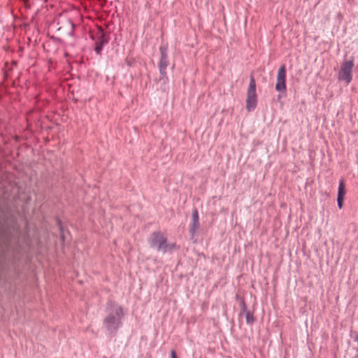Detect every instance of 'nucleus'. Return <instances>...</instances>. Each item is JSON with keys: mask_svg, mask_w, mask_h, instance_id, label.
<instances>
[{"mask_svg": "<svg viewBox=\"0 0 358 358\" xmlns=\"http://www.w3.org/2000/svg\"><path fill=\"white\" fill-rule=\"evenodd\" d=\"M106 317L103 320V326L110 335L115 336L122 326L124 311L122 306L113 300L107 301Z\"/></svg>", "mask_w": 358, "mask_h": 358, "instance_id": "obj_1", "label": "nucleus"}, {"mask_svg": "<svg viewBox=\"0 0 358 358\" xmlns=\"http://www.w3.org/2000/svg\"><path fill=\"white\" fill-rule=\"evenodd\" d=\"M148 242L150 247L156 248L158 251L162 250L164 252L176 248V243L167 244V238L161 231L152 232Z\"/></svg>", "mask_w": 358, "mask_h": 358, "instance_id": "obj_2", "label": "nucleus"}, {"mask_svg": "<svg viewBox=\"0 0 358 358\" xmlns=\"http://www.w3.org/2000/svg\"><path fill=\"white\" fill-rule=\"evenodd\" d=\"M257 103V96L256 93V83L255 78L252 76L250 78V83L247 90L246 109L248 112L254 110Z\"/></svg>", "mask_w": 358, "mask_h": 358, "instance_id": "obj_3", "label": "nucleus"}, {"mask_svg": "<svg viewBox=\"0 0 358 358\" xmlns=\"http://www.w3.org/2000/svg\"><path fill=\"white\" fill-rule=\"evenodd\" d=\"M167 46L163 45L159 48L160 51V60L158 64V68L160 73V79L163 80L164 83L168 81V77L166 74V68L169 64L168 54H167Z\"/></svg>", "mask_w": 358, "mask_h": 358, "instance_id": "obj_4", "label": "nucleus"}, {"mask_svg": "<svg viewBox=\"0 0 358 358\" xmlns=\"http://www.w3.org/2000/svg\"><path fill=\"white\" fill-rule=\"evenodd\" d=\"M354 66L353 59L348 61L343 62L341 65V69L338 73V80L340 81H345L346 85H348L352 80V69Z\"/></svg>", "mask_w": 358, "mask_h": 358, "instance_id": "obj_5", "label": "nucleus"}, {"mask_svg": "<svg viewBox=\"0 0 358 358\" xmlns=\"http://www.w3.org/2000/svg\"><path fill=\"white\" fill-rule=\"evenodd\" d=\"M275 90L280 92L286 91V67L284 64L278 69Z\"/></svg>", "mask_w": 358, "mask_h": 358, "instance_id": "obj_6", "label": "nucleus"}, {"mask_svg": "<svg viewBox=\"0 0 358 358\" xmlns=\"http://www.w3.org/2000/svg\"><path fill=\"white\" fill-rule=\"evenodd\" d=\"M199 213L197 209L194 208L192 212V224L190 227L189 232L192 235V236H194L197 230L199 228Z\"/></svg>", "mask_w": 358, "mask_h": 358, "instance_id": "obj_7", "label": "nucleus"}, {"mask_svg": "<svg viewBox=\"0 0 358 358\" xmlns=\"http://www.w3.org/2000/svg\"><path fill=\"white\" fill-rule=\"evenodd\" d=\"M107 42L108 41L106 39L104 34L101 32L95 44L94 50L96 54L100 55L101 53L103 46L107 43Z\"/></svg>", "mask_w": 358, "mask_h": 358, "instance_id": "obj_8", "label": "nucleus"}, {"mask_svg": "<svg viewBox=\"0 0 358 358\" xmlns=\"http://www.w3.org/2000/svg\"><path fill=\"white\" fill-rule=\"evenodd\" d=\"M242 310L245 313L247 323L249 324H252L255 321L254 315L252 312L247 310L246 305L244 302H243Z\"/></svg>", "mask_w": 358, "mask_h": 358, "instance_id": "obj_9", "label": "nucleus"}, {"mask_svg": "<svg viewBox=\"0 0 358 358\" xmlns=\"http://www.w3.org/2000/svg\"><path fill=\"white\" fill-rule=\"evenodd\" d=\"M345 194H346V190H345V181L343 179H341L339 181L337 198L344 199Z\"/></svg>", "mask_w": 358, "mask_h": 358, "instance_id": "obj_10", "label": "nucleus"}, {"mask_svg": "<svg viewBox=\"0 0 358 358\" xmlns=\"http://www.w3.org/2000/svg\"><path fill=\"white\" fill-rule=\"evenodd\" d=\"M343 200L344 199L337 198V203L340 209H341L343 206Z\"/></svg>", "mask_w": 358, "mask_h": 358, "instance_id": "obj_11", "label": "nucleus"}, {"mask_svg": "<svg viewBox=\"0 0 358 358\" xmlns=\"http://www.w3.org/2000/svg\"><path fill=\"white\" fill-rule=\"evenodd\" d=\"M171 358H177L176 353L174 350H172L171 351Z\"/></svg>", "mask_w": 358, "mask_h": 358, "instance_id": "obj_12", "label": "nucleus"}, {"mask_svg": "<svg viewBox=\"0 0 358 358\" xmlns=\"http://www.w3.org/2000/svg\"><path fill=\"white\" fill-rule=\"evenodd\" d=\"M354 340L358 343V334L357 335Z\"/></svg>", "mask_w": 358, "mask_h": 358, "instance_id": "obj_13", "label": "nucleus"}, {"mask_svg": "<svg viewBox=\"0 0 358 358\" xmlns=\"http://www.w3.org/2000/svg\"><path fill=\"white\" fill-rule=\"evenodd\" d=\"M71 25L72 29H73V27H74V24H73L72 22H71Z\"/></svg>", "mask_w": 358, "mask_h": 358, "instance_id": "obj_14", "label": "nucleus"}]
</instances>
